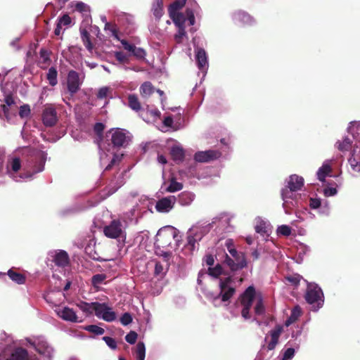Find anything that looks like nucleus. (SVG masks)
<instances>
[{"instance_id":"f257e3e1","label":"nucleus","mask_w":360,"mask_h":360,"mask_svg":"<svg viewBox=\"0 0 360 360\" xmlns=\"http://www.w3.org/2000/svg\"><path fill=\"white\" fill-rule=\"evenodd\" d=\"M304 181L303 177L297 174L290 175L286 181L287 187L281 191L283 207L285 214H290L289 210L297 205L300 196L295 192L302 189Z\"/></svg>"},{"instance_id":"f03ea898","label":"nucleus","mask_w":360,"mask_h":360,"mask_svg":"<svg viewBox=\"0 0 360 360\" xmlns=\"http://www.w3.org/2000/svg\"><path fill=\"white\" fill-rule=\"evenodd\" d=\"M256 300L255 307V314L256 316H262L265 312V309L262 303V299L260 295H257L254 287H248L241 296V304L243 309L242 316L245 319H250L249 311L252 307V302Z\"/></svg>"},{"instance_id":"7ed1b4c3","label":"nucleus","mask_w":360,"mask_h":360,"mask_svg":"<svg viewBox=\"0 0 360 360\" xmlns=\"http://www.w3.org/2000/svg\"><path fill=\"white\" fill-rule=\"evenodd\" d=\"M226 249L230 253V257L226 255V266L230 268L231 271L236 273L246 266L247 261L244 253L236 250L232 240H226Z\"/></svg>"},{"instance_id":"20e7f679","label":"nucleus","mask_w":360,"mask_h":360,"mask_svg":"<svg viewBox=\"0 0 360 360\" xmlns=\"http://www.w3.org/2000/svg\"><path fill=\"white\" fill-rule=\"evenodd\" d=\"M304 281L307 283L305 300L308 304L311 305L314 311H318L324 303L323 292L316 283H309L306 280Z\"/></svg>"},{"instance_id":"39448f33","label":"nucleus","mask_w":360,"mask_h":360,"mask_svg":"<svg viewBox=\"0 0 360 360\" xmlns=\"http://www.w3.org/2000/svg\"><path fill=\"white\" fill-rule=\"evenodd\" d=\"M177 236V230L175 228L171 226H165L158 231L155 244L162 248L169 247Z\"/></svg>"},{"instance_id":"423d86ee","label":"nucleus","mask_w":360,"mask_h":360,"mask_svg":"<svg viewBox=\"0 0 360 360\" xmlns=\"http://www.w3.org/2000/svg\"><path fill=\"white\" fill-rule=\"evenodd\" d=\"M95 315L107 322H112L116 318V313L106 303L96 302L94 304Z\"/></svg>"},{"instance_id":"0eeeda50","label":"nucleus","mask_w":360,"mask_h":360,"mask_svg":"<svg viewBox=\"0 0 360 360\" xmlns=\"http://www.w3.org/2000/svg\"><path fill=\"white\" fill-rule=\"evenodd\" d=\"M43 124L46 127L55 126L58 121V116L56 108L52 104L44 105L41 113Z\"/></svg>"},{"instance_id":"6e6552de","label":"nucleus","mask_w":360,"mask_h":360,"mask_svg":"<svg viewBox=\"0 0 360 360\" xmlns=\"http://www.w3.org/2000/svg\"><path fill=\"white\" fill-rule=\"evenodd\" d=\"M105 236L110 238H118L123 234L122 224L120 220H112L103 229Z\"/></svg>"},{"instance_id":"1a4fd4ad","label":"nucleus","mask_w":360,"mask_h":360,"mask_svg":"<svg viewBox=\"0 0 360 360\" xmlns=\"http://www.w3.org/2000/svg\"><path fill=\"white\" fill-rule=\"evenodd\" d=\"M81 84L79 73L75 70H70L68 74L67 87L71 96L79 90Z\"/></svg>"},{"instance_id":"9d476101","label":"nucleus","mask_w":360,"mask_h":360,"mask_svg":"<svg viewBox=\"0 0 360 360\" xmlns=\"http://www.w3.org/2000/svg\"><path fill=\"white\" fill-rule=\"evenodd\" d=\"M110 132L112 133L111 142L114 147H125L128 144L129 139L123 129H112Z\"/></svg>"},{"instance_id":"9b49d317","label":"nucleus","mask_w":360,"mask_h":360,"mask_svg":"<svg viewBox=\"0 0 360 360\" xmlns=\"http://www.w3.org/2000/svg\"><path fill=\"white\" fill-rule=\"evenodd\" d=\"M221 155V153L218 150H209L195 153L194 159L199 162H208L211 160L218 159Z\"/></svg>"},{"instance_id":"f8f14e48","label":"nucleus","mask_w":360,"mask_h":360,"mask_svg":"<svg viewBox=\"0 0 360 360\" xmlns=\"http://www.w3.org/2000/svg\"><path fill=\"white\" fill-rule=\"evenodd\" d=\"M255 230L262 236H269L271 233L272 226L267 220L257 217L255 219Z\"/></svg>"},{"instance_id":"ddd939ff","label":"nucleus","mask_w":360,"mask_h":360,"mask_svg":"<svg viewBox=\"0 0 360 360\" xmlns=\"http://www.w3.org/2000/svg\"><path fill=\"white\" fill-rule=\"evenodd\" d=\"M219 287V293L210 292L207 294V297L212 300L215 307H220L225 302V280L220 279Z\"/></svg>"},{"instance_id":"4468645a","label":"nucleus","mask_w":360,"mask_h":360,"mask_svg":"<svg viewBox=\"0 0 360 360\" xmlns=\"http://www.w3.org/2000/svg\"><path fill=\"white\" fill-rule=\"evenodd\" d=\"M233 22L241 26L252 25L255 23V19L248 13L238 11L232 15Z\"/></svg>"},{"instance_id":"2eb2a0df","label":"nucleus","mask_w":360,"mask_h":360,"mask_svg":"<svg viewBox=\"0 0 360 360\" xmlns=\"http://www.w3.org/2000/svg\"><path fill=\"white\" fill-rule=\"evenodd\" d=\"M176 198L174 196L162 198L155 205V209L160 212H167L173 208Z\"/></svg>"},{"instance_id":"dca6fc26","label":"nucleus","mask_w":360,"mask_h":360,"mask_svg":"<svg viewBox=\"0 0 360 360\" xmlns=\"http://www.w3.org/2000/svg\"><path fill=\"white\" fill-rule=\"evenodd\" d=\"M348 162L354 172H360V147L354 148Z\"/></svg>"},{"instance_id":"f3484780","label":"nucleus","mask_w":360,"mask_h":360,"mask_svg":"<svg viewBox=\"0 0 360 360\" xmlns=\"http://www.w3.org/2000/svg\"><path fill=\"white\" fill-rule=\"evenodd\" d=\"M0 360H30L28 352L22 347H16L13 349L9 356Z\"/></svg>"},{"instance_id":"a211bd4d","label":"nucleus","mask_w":360,"mask_h":360,"mask_svg":"<svg viewBox=\"0 0 360 360\" xmlns=\"http://www.w3.org/2000/svg\"><path fill=\"white\" fill-rule=\"evenodd\" d=\"M53 262L57 266L65 267L70 263L68 254L65 250H58L55 253Z\"/></svg>"},{"instance_id":"6ab92c4d","label":"nucleus","mask_w":360,"mask_h":360,"mask_svg":"<svg viewBox=\"0 0 360 360\" xmlns=\"http://www.w3.org/2000/svg\"><path fill=\"white\" fill-rule=\"evenodd\" d=\"M58 314L60 317L65 321L74 323L79 321L75 311L72 309L68 307H65L62 309H60L58 311Z\"/></svg>"},{"instance_id":"aec40b11","label":"nucleus","mask_w":360,"mask_h":360,"mask_svg":"<svg viewBox=\"0 0 360 360\" xmlns=\"http://www.w3.org/2000/svg\"><path fill=\"white\" fill-rule=\"evenodd\" d=\"M331 160H326L316 172L317 179L320 181H325L326 177L331 173Z\"/></svg>"},{"instance_id":"412c9836","label":"nucleus","mask_w":360,"mask_h":360,"mask_svg":"<svg viewBox=\"0 0 360 360\" xmlns=\"http://www.w3.org/2000/svg\"><path fill=\"white\" fill-rule=\"evenodd\" d=\"M169 17L177 27H185L186 18L182 13L178 11H169Z\"/></svg>"},{"instance_id":"4be33fe9","label":"nucleus","mask_w":360,"mask_h":360,"mask_svg":"<svg viewBox=\"0 0 360 360\" xmlns=\"http://www.w3.org/2000/svg\"><path fill=\"white\" fill-rule=\"evenodd\" d=\"M195 59L199 69H204L207 65V55L203 49L198 48L195 53Z\"/></svg>"},{"instance_id":"5701e85b","label":"nucleus","mask_w":360,"mask_h":360,"mask_svg":"<svg viewBox=\"0 0 360 360\" xmlns=\"http://www.w3.org/2000/svg\"><path fill=\"white\" fill-rule=\"evenodd\" d=\"M128 106L134 111L138 112L142 110L141 103L136 94H129L127 96Z\"/></svg>"},{"instance_id":"b1692460","label":"nucleus","mask_w":360,"mask_h":360,"mask_svg":"<svg viewBox=\"0 0 360 360\" xmlns=\"http://www.w3.org/2000/svg\"><path fill=\"white\" fill-rule=\"evenodd\" d=\"M139 91L143 98H148L155 91V88L150 82H143L140 88Z\"/></svg>"},{"instance_id":"393cba45","label":"nucleus","mask_w":360,"mask_h":360,"mask_svg":"<svg viewBox=\"0 0 360 360\" xmlns=\"http://www.w3.org/2000/svg\"><path fill=\"white\" fill-rule=\"evenodd\" d=\"M36 350L40 354L48 358H51L53 353V349L46 342H39L36 346Z\"/></svg>"},{"instance_id":"a878e982","label":"nucleus","mask_w":360,"mask_h":360,"mask_svg":"<svg viewBox=\"0 0 360 360\" xmlns=\"http://www.w3.org/2000/svg\"><path fill=\"white\" fill-rule=\"evenodd\" d=\"M7 274L13 282L18 284H24L26 281V276L24 274L17 272L13 269H9Z\"/></svg>"},{"instance_id":"bb28decb","label":"nucleus","mask_w":360,"mask_h":360,"mask_svg":"<svg viewBox=\"0 0 360 360\" xmlns=\"http://www.w3.org/2000/svg\"><path fill=\"white\" fill-rule=\"evenodd\" d=\"M80 33H81V39H82V41L84 45V46L89 51L91 52L94 49V45L91 43V35H90L89 32L86 30L82 29V30H80Z\"/></svg>"},{"instance_id":"cd10ccee","label":"nucleus","mask_w":360,"mask_h":360,"mask_svg":"<svg viewBox=\"0 0 360 360\" xmlns=\"http://www.w3.org/2000/svg\"><path fill=\"white\" fill-rule=\"evenodd\" d=\"M280 335V329H275L270 331L271 340L267 345V348L269 350H273L275 349L276 345L278 342Z\"/></svg>"},{"instance_id":"c85d7f7f","label":"nucleus","mask_w":360,"mask_h":360,"mask_svg":"<svg viewBox=\"0 0 360 360\" xmlns=\"http://www.w3.org/2000/svg\"><path fill=\"white\" fill-rule=\"evenodd\" d=\"M171 156L174 161H183L184 159L185 153L182 148L179 146H174L171 149Z\"/></svg>"},{"instance_id":"c756f323","label":"nucleus","mask_w":360,"mask_h":360,"mask_svg":"<svg viewBox=\"0 0 360 360\" xmlns=\"http://www.w3.org/2000/svg\"><path fill=\"white\" fill-rule=\"evenodd\" d=\"M152 11L155 18L160 19L164 13L162 0H156L153 5Z\"/></svg>"},{"instance_id":"7c9ffc66","label":"nucleus","mask_w":360,"mask_h":360,"mask_svg":"<svg viewBox=\"0 0 360 360\" xmlns=\"http://www.w3.org/2000/svg\"><path fill=\"white\" fill-rule=\"evenodd\" d=\"M302 314V309L300 306H295L291 311L290 317L286 320L285 325L290 326L296 321Z\"/></svg>"},{"instance_id":"2f4dec72","label":"nucleus","mask_w":360,"mask_h":360,"mask_svg":"<svg viewBox=\"0 0 360 360\" xmlns=\"http://www.w3.org/2000/svg\"><path fill=\"white\" fill-rule=\"evenodd\" d=\"M94 304H96V302H86L84 301H80L77 304V306L81 309L83 312L89 314H91L93 311H94Z\"/></svg>"},{"instance_id":"473e14b6","label":"nucleus","mask_w":360,"mask_h":360,"mask_svg":"<svg viewBox=\"0 0 360 360\" xmlns=\"http://www.w3.org/2000/svg\"><path fill=\"white\" fill-rule=\"evenodd\" d=\"M57 77H58V72H57L56 68L54 67H51L49 69V71H48V73L46 75V78H47L49 83L51 86H54L57 84V83H58Z\"/></svg>"},{"instance_id":"72a5a7b5","label":"nucleus","mask_w":360,"mask_h":360,"mask_svg":"<svg viewBox=\"0 0 360 360\" xmlns=\"http://www.w3.org/2000/svg\"><path fill=\"white\" fill-rule=\"evenodd\" d=\"M135 356L137 360H144L146 356V347L143 342H139L136 346Z\"/></svg>"},{"instance_id":"f704fd0d","label":"nucleus","mask_w":360,"mask_h":360,"mask_svg":"<svg viewBox=\"0 0 360 360\" xmlns=\"http://www.w3.org/2000/svg\"><path fill=\"white\" fill-rule=\"evenodd\" d=\"M207 273L213 278H218L223 274L224 269L221 264L217 263L214 267H208Z\"/></svg>"},{"instance_id":"c9c22d12","label":"nucleus","mask_w":360,"mask_h":360,"mask_svg":"<svg viewBox=\"0 0 360 360\" xmlns=\"http://www.w3.org/2000/svg\"><path fill=\"white\" fill-rule=\"evenodd\" d=\"M194 195L188 192H183L179 195V202L182 205H188L193 200Z\"/></svg>"},{"instance_id":"e433bc0d","label":"nucleus","mask_w":360,"mask_h":360,"mask_svg":"<svg viewBox=\"0 0 360 360\" xmlns=\"http://www.w3.org/2000/svg\"><path fill=\"white\" fill-rule=\"evenodd\" d=\"M352 145V141L348 137H345L342 141H338L336 143V146L340 151H347L349 150Z\"/></svg>"},{"instance_id":"4c0bfd02","label":"nucleus","mask_w":360,"mask_h":360,"mask_svg":"<svg viewBox=\"0 0 360 360\" xmlns=\"http://www.w3.org/2000/svg\"><path fill=\"white\" fill-rule=\"evenodd\" d=\"M183 188V184L176 181V179L172 177L170 180L169 186L167 188V191L174 193L181 191Z\"/></svg>"},{"instance_id":"58836bf2","label":"nucleus","mask_w":360,"mask_h":360,"mask_svg":"<svg viewBox=\"0 0 360 360\" xmlns=\"http://www.w3.org/2000/svg\"><path fill=\"white\" fill-rule=\"evenodd\" d=\"M107 278L104 274H95L91 277V284L94 288H98Z\"/></svg>"},{"instance_id":"ea45409f","label":"nucleus","mask_w":360,"mask_h":360,"mask_svg":"<svg viewBox=\"0 0 360 360\" xmlns=\"http://www.w3.org/2000/svg\"><path fill=\"white\" fill-rule=\"evenodd\" d=\"M122 186V182L118 183L117 181H115L112 180L110 183L105 187V190L107 191L108 195H111L115 193L119 188Z\"/></svg>"},{"instance_id":"a19ab883","label":"nucleus","mask_w":360,"mask_h":360,"mask_svg":"<svg viewBox=\"0 0 360 360\" xmlns=\"http://www.w3.org/2000/svg\"><path fill=\"white\" fill-rule=\"evenodd\" d=\"M319 213L321 215L328 216L330 213V203L327 200H324L319 208Z\"/></svg>"},{"instance_id":"79ce46f5","label":"nucleus","mask_w":360,"mask_h":360,"mask_svg":"<svg viewBox=\"0 0 360 360\" xmlns=\"http://www.w3.org/2000/svg\"><path fill=\"white\" fill-rule=\"evenodd\" d=\"M84 330L97 335H103L105 330L96 325H89L84 327Z\"/></svg>"},{"instance_id":"37998d69","label":"nucleus","mask_w":360,"mask_h":360,"mask_svg":"<svg viewBox=\"0 0 360 360\" xmlns=\"http://www.w3.org/2000/svg\"><path fill=\"white\" fill-rule=\"evenodd\" d=\"M186 0H175L169 6V11H178L186 4Z\"/></svg>"},{"instance_id":"c03bdc74","label":"nucleus","mask_w":360,"mask_h":360,"mask_svg":"<svg viewBox=\"0 0 360 360\" xmlns=\"http://www.w3.org/2000/svg\"><path fill=\"white\" fill-rule=\"evenodd\" d=\"M277 234L284 236H289L292 231L291 228L288 225H281L277 228Z\"/></svg>"},{"instance_id":"a18cd8bd","label":"nucleus","mask_w":360,"mask_h":360,"mask_svg":"<svg viewBox=\"0 0 360 360\" xmlns=\"http://www.w3.org/2000/svg\"><path fill=\"white\" fill-rule=\"evenodd\" d=\"M186 36V27H178V32L174 35V39L176 43L181 44L183 38Z\"/></svg>"},{"instance_id":"49530a36","label":"nucleus","mask_w":360,"mask_h":360,"mask_svg":"<svg viewBox=\"0 0 360 360\" xmlns=\"http://www.w3.org/2000/svg\"><path fill=\"white\" fill-rule=\"evenodd\" d=\"M115 57L120 63H129V57L122 51H116L115 53Z\"/></svg>"},{"instance_id":"de8ad7c7","label":"nucleus","mask_w":360,"mask_h":360,"mask_svg":"<svg viewBox=\"0 0 360 360\" xmlns=\"http://www.w3.org/2000/svg\"><path fill=\"white\" fill-rule=\"evenodd\" d=\"M4 102L6 103V105H4L2 106L3 108V110L5 113L8 112L9 111V108L8 107L12 105L13 104H14V99L12 96V95L9 94V95H7L5 98H4Z\"/></svg>"},{"instance_id":"09e8293b","label":"nucleus","mask_w":360,"mask_h":360,"mask_svg":"<svg viewBox=\"0 0 360 360\" xmlns=\"http://www.w3.org/2000/svg\"><path fill=\"white\" fill-rule=\"evenodd\" d=\"M323 201L320 198H310L309 207L312 210H318Z\"/></svg>"},{"instance_id":"8fccbe9b","label":"nucleus","mask_w":360,"mask_h":360,"mask_svg":"<svg viewBox=\"0 0 360 360\" xmlns=\"http://www.w3.org/2000/svg\"><path fill=\"white\" fill-rule=\"evenodd\" d=\"M105 129V125L101 122H97L94 127V131L96 134L98 136L99 139H103V131Z\"/></svg>"},{"instance_id":"3c124183","label":"nucleus","mask_w":360,"mask_h":360,"mask_svg":"<svg viewBox=\"0 0 360 360\" xmlns=\"http://www.w3.org/2000/svg\"><path fill=\"white\" fill-rule=\"evenodd\" d=\"M132 55L139 60L144 59L146 56V51L142 48L135 47Z\"/></svg>"},{"instance_id":"603ef678","label":"nucleus","mask_w":360,"mask_h":360,"mask_svg":"<svg viewBox=\"0 0 360 360\" xmlns=\"http://www.w3.org/2000/svg\"><path fill=\"white\" fill-rule=\"evenodd\" d=\"M295 354V349L293 348L286 349L283 354L282 360H292Z\"/></svg>"},{"instance_id":"864d4df0","label":"nucleus","mask_w":360,"mask_h":360,"mask_svg":"<svg viewBox=\"0 0 360 360\" xmlns=\"http://www.w3.org/2000/svg\"><path fill=\"white\" fill-rule=\"evenodd\" d=\"M137 337V333L135 331L131 330L125 336V340L128 343L133 345L136 342Z\"/></svg>"},{"instance_id":"5fc2aeb1","label":"nucleus","mask_w":360,"mask_h":360,"mask_svg":"<svg viewBox=\"0 0 360 360\" xmlns=\"http://www.w3.org/2000/svg\"><path fill=\"white\" fill-rule=\"evenodd\" d=\"M132 320L131 315L128 312L123 314L120 318V322L123 326L129 325L132 322Z\"/></svg>"},{"instance_id":"6e6d98bb","label":"nucleus","mask_w":360,"mask_h":360,"mask_svg":"<svg viewBox=\"0 0 360 360\" xmlns=\"http://www.w3.org/2000/svg\"><path fill=\"white\" fill-rule=\"evenodd\" d=\"M30 114V108L28 105H23L20 106V110H19V115L20 117L24 118L27 117Z\"/></svg>"},{"instance_id":"4d7b16f0","label":"nucleus","mask_w":360,"mask_h":360,"mask_svg":"<svg viewBox=\"0 0 360 360\" xmlns=\"http://www.w3.org/2000/svg\"><path fill=\"white\" fill-rule=\"evenodd\" d=\"M103 340L105 341L106 345L112 349H115L117 347L116 341L111 337L104 336L103 337Z\"/></svg>"},{"instance_id":"13d9d810","label":"nucleus","mask_w":360,"mask_h":360,"mask_svg":"<svg viewBox=\"0 0 360 360\" xmlns=\"http://www.w3.org/2000/svg\"><path fill=\"white\" fill-rule=\"evenodd\" d=\"M185 16L186 18V20H188L190 25H193L195 24V15L193 10L190 8H187L185 12Z\"/></svg>"},{"instance_id":"bf43d9fd","label":"nucleus","mask_w":360,"mask_h":360,"mask_svg":"<svg viewBox=\"0 0 360 360\" xmlns=\"http://www.w3.org/2000/svg\"><path fill=\"white\" fill-rule=\"evenodd\" d=\"M72 22L71 18L68 14H64L62 17L59 18L58 20V23L60 25L68 26L70 25Z\"/></svg>"},{"instance_id":"052dcab7","label":"nucleus","mask_w":360,"mask_h":360,"mask_svg":"<svg viewBox=\"0 0 360 360\" xmlns=\"http://www.w3.org/2000/svg\"><path fill=\"white\" fill-rule=\"evenodd\" d=\"M21 167L20 160L18 158L13 159L11 162V169L13 172H17Z\"/></svg>"},{"instance_id":"680f3d73","label":"nucleus","mask_w":360,"mask_h":360,"mask_svg":"<svg viewBox=\"0 0 360 360\" xmlns=\"http://www.w3.org/2000/svg\"><path fill=\"white\" fill-rule=\"evenodd\" d=\"M121 157H120L118 155L115 154L113 155L112 159L111 160L110 162L107 165V167L105 169V171H109L112 169V167L117 162H120Z\"/></svg>"},{"instance_id":"e2e57ef3","label":"nucleus","mask_w":360,"mask_h":360,"mask_svg":"<svg viewBox=\"0 0 360 360\" xmlns=\"http://www.w3.org/2000/svg\"><path fill=\"white\" fill-rule=\"evenodd\" d=\"M203 263H205L209 267H212L214 263V258L212 255L207 254L202 259Z\"/></svg>"},{"instance_id":"0e129e2a","label":"nucleus","mask_w":360,"mask_h":360,"mask_svg":"<svg viewBox=\"0 0 360 360\" xmlns=\"http://www.w3.org/2000/svg\"><path fill=\"white\" fill-rule=\"evenodd\" d=\"M323 193L326 197H331L335 196L338 191L335 188L328 187L323 189Z\"/></svg>"},{"instance_id":"69168bd1","label":"nucleus","mask_w":360,"mask_h":360,"mask_svg":"<svg viewBox=\"0 0 360 360\" xmlns=\"http://www.w3.org/2000/svg\"><path fill=\"white\" fill-rule=\"evenodd\" d=\"M301 278L302 277L297 274L290 276L286 278V279L295 286H297L299 284Z\"/></svg>"},{"instance_id":"338daca9","label":"nucleus","mask_w":360,"mask_h":360,"mask_svg":"<svg viewBox=\"0 0 360 360\" xmlns=\"http://www.w3.org/2000/svg\"><path fill=\"white\" fill-rule=\"evenodd\" d=\"M87 5L82 1H78L75 5V8L79 12H85L87 11Z\"/></svg>"},{"instance_id":"774afa93","label":"nucleus","mask_w":360,"mask_h":360,"mask_svg":"<svg viewBox=\"0 0 360 360\" xmlns=\"http://www.w3.org/2000/svg\"><path fill=\"white\" fill-rule=\"evenodd\" d=\"M164 266L160 262H156L155 265V274L156 276L163 275Z\"/></svg>"}]
</instances>
